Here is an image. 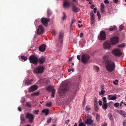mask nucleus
<instances>
[{"label":"nucleus","mask_w":126,"mask_h":126,"mask_svg":"<svg viewBox=\"0 0 126 126\" xmlns=\"http://www.w3.org/2000/svg\"><path fill=\"white\" fill-rule=\"evenodd\" d=\"M20 120L22 123H24L25 122L24 117L23 114H21L20 116Z\"/></svg>","instance_id":"obj_24"},{"label":"nucleus","mask_w":126,"mask_h":126,"mask_svg":"<svg viewBox=\"0 0 126 126\" xmlns=\"http://www.w3.org/2000/svg\"><path fill=\"white\" fill-rule=\"evenodd\" d=\"M101 8H104V4L102 3L101 5Z\"/></svg>","instance_id":"obj_55"},{"label":"nucleus","mask_w":126,"mask_h":126,"mask_svg":"<svg viewBox=\"0 0 126 126\" xmlns=\"http://www.w3.org/2000/svg\"><path fill=\"white\" fill-rule=\"evenodd\" d=\"M77 58L78 60H80V55H78L77 56Z\"/></svg>","instance_id":"obj_62"},{"label":"nucleus","mask_w":126,"mask_h":126,"mask_svg":"<svg viewBox=\"0 0 126 126\" xmlns=\"http://www.w3.org/2000/svg\"><path fill=\"white\" fill-rule=\"evenodd\" d=\"M47 14L48 15H50L52 13V12L49 9H48L47 11Z\"/></svg>","instance_id":"obj_48"},{"label":"nucleus","mask_w":126,"mask_h":126,"mask_svg":"<svg viewBox=\"0 0 126 126\" xmlns=\"http://www.w3.org/2000/svg\"><path fill=\"white\" fill-rule=\"evenodd\" d=\"M70 5V3L66 0L64 2L63 4V7L65 8H67Z\"/></svg>","instance_id":"obj_21"},{"label":"nucleus","mask_w":126,"mask_h":126,"mask_svg":"<svg viewBox=\"0 0 126 126\" xmlns=\"http://www.w3.org/2000/svg\"><path fill=\"white\" fill-rule=\"evenodd\" d=\"M39 111V110H34L33 111V113L34 114L38 115V112Z\"/></svg>","instance_id":"obj_40"},{"label":"nucleus","mask_w":126,"mask_h":126,"mask_svg":"<svg viewBox=\"0 0 126 126\" xmlns=\"http://www.w3.org/2000/svg\"><path fill=\"white\" fill-rule=\"evenodd\" d=\"M125 44H122L119 45L118 46V47H123L125 46Z\"/></svg>","instance_id":"obj_50"},{"label":"nucleus","mask_w":126,"mask_h":126,"mask_svg":"<svg viewBox=\"0 0 126 126\" xmlns=\"http://www.w3.org/2000/svg\"><path fill=\"white\" fill-rule=\"evenodd\" d=\"M52 105V103L51 102L47 103L46 105V106L47 107H50Z\"/></svg>","instance_id":"obj_36"},{"label":"nucleus","mask_w":126,"mask_h":126,"mask_svg":"<svg viewBox=\"0 0 126 126\" xmlns=\"http://www.w3.org/2000/svg\"><path fill=\"white\" fill-rule=\"evenodd\" d=\"M118 80H116L115 81H113V83L115 85H117L118 84Z\"/></svg>","instance_id":"obj_46"},{"label":"nucleus","mask_w":126,"mask_h":126,"mask_svg":"<svg viewBox=\"0 0 126 126\" xmlns=\"http://www.w3.org/2000/svg\"><path fill=\"white\" fill-rule=\"evenodd\" d=\"M95 109L96 110H97L98 109V108L97 106V105H95Z\"/></svg>","instance_id":"obj_57"},{"label":"nucleus","mask_w":126,"mask_h":126,"mask_svg":"<svg viewBox=\"0 0 126 126\" xmlns=\"http://www.w3.org/2000/svg\"><path fill=\"white\" fill-rule=\"evenodd\" d=\"M108 117L109 119L110 120H112L113 119V117L111 113H109L108 114Z\"/></svg>","instance_id":"obj_35"},{"label":"nucleus","mask_w":126,"mask_h":126,"mask_svg":"<svg viewBox=\"0 0 126 126\" xmlns=\"http://www.w3.org/2000/svg\"><path fill=\"white\" fill-rule=\"evenodd\" d=\"M62 85L58 89V92L60 98H64L66 95L67 89V83L66 81H63L62 83Z\"/></svg>","instance_id":"obj_1"},{"label":"nucleus","mask_w":126,"mask_h":126,"mask_svg":"<svg viewBox=\"0 0 126 126\" xmlns=\"http://www.w3.org/2000/svg\"><path fill=\"white\" fill-rule=\"evenodd\" d=\"M93 122V121L90 119H87L85 121V123L87 124H91Z\"/></svg>","instance_id":"obj_28"},{"label":"nucleus","mask_w":126,"mask_h":126,"mask_svg":"<svg viewBox=\"0 0 126 126\" xmlns=\"http://www.w3.org/2000/svg\"><path fill=\"white\" fill-rule=\"evenodd\" d=\"M63 16L62 17V19L63 20H64L65 19L66 17V14L64 13H63Z\"/></svg>","instance_id":"obj_37"},{"label":"nucleus","mask_w":126,"mask_h":126,"mask_svg":"<svg viewBox=\"0 0 126 126\" xmlns=\"http://www.w3.org/2000/svg\"><path fill=\"white\" fill-rule=\"evenodd\" d=\"M41 21L43 24L45 26H47L48 25V23L49 21V19L48 18H42Z\"/></svg>","instance_id":"obj_14"},{"label":"nucleus","mask_w":126,"mask_h":126,"mask_svg":"<svg viewBox=\"0 0 126 126\" xmlns=\"http://www.w3.org/2000/svg\"><path fill=\"white\" fill-rule=\"evenodd\" d=\"M108 107V103H103L102 106V108L105 110H106Z\"/></svg>","instance_id":"obj_26"},{"label":"nucleus","mask_w":126,"mask_h":126,"mask_svg":"<svg viewBox=\"0 0 126 126\" xmlns=\"http://www.w3.org/2000/svg\"><path fill=\"white\" fill-rule=\"evenodd\" d=\"M30 62L33 64L36 65L37 63L38 60L37 58L34 55H32L29 57Z\"/></svg>","instance_id":"obj_4"},{"label":"nucleus","mask_w":126,"mask_h":126,"mask_svg":"<svg viewBox=\"0 0 126 126\" xmlns=\"http://www.w3.org/2000/svg\"><path fill=\"white\" fill-rule=\"evenodd\" d=\"M105 92V90H101V92L99 93V94H101V95H103Z\"/></svg>","instance_id":"obj_44"},{"label":"nucleus","mask_w":126,"mask_h":126,"mask_svg":"<svg viewBox=\"0 0 126 126\" xmlns=\"http://www.w3.org/2000/svg\"><path fill=\"white\" fill-rule=\"evenodd\" d=\"M117 98L116 97L113 96L112 95H109L108 96L107 99L109 100H114Z\"/></svg>","instance_id":"obj_17"},{"label":"nucleus","mask_w":126,"mask_h":126,"mask_svg":"<svg viewBox=\"0 0 126 126\" xmlns=\"http://www.w3.org/2000/svg\"><path fill=\"white\" fill-rule=\"evenodd\" d=\"M98 102L99 105L100 106H101L102 105V101H99Z\"/></svg>","instance_id":"obj_61"},{"label":"nucleus","mask_w":126,"mask_h":126,"mask_svg":"<svg viewBox=\"0 0 126 126\" xmlns=\"http://www.w3.org/2000/svg\"><path fill=\"white\" fill-rule=\"evenodd\" d=\"M94 105H97V99L96 98H95L94 100Z\"/></svg>","instance_id":"obj_39"},{"label":"nucleus","mask_w":126,"mask_h":126,"mask_svg":"<svg viewBox=\"0 0 126 126\" xmlns=\"http://www.w3.org/2000/svg\"><path fill=\"white\" fill-rule=\"evenodd\" d=\"M39 92H37L35 93H33L32 94V96H37L39 94Z\"/></svg>","instance_id":"obj_34"},{"label":"nucleus","mask_w":126,"mask_h":126,"mask_svg":"<svg viewBox=\"0 0 126 126\" xmlns=\"http://www.w3.org/2000/svg\"><path fill=\"white\" fill-rule=\"evenodd\" d=\"M33 81V79H32L31 80H26L25 82V84L26 85H28L32 84Z\"/></svg>","instance_id":"obj_20"},{"label":"nucleus","mask_w":126,"mask_h":126,"mask_svg":"<svg viewBox=\"0 0 126 126\" xmlns=\"http://www.w3.org/2000/svg\"><path fill=\"white\" fill-rule=\"evenodd\" d=\"M104 2L105 3L107 4L109 3V1L107 0H104Z\"/></svg>","instance_id":"obj_63"},{"label":"nucleus","mask_w":126,"mask_h":126,"mask_svg":"<svg viewBox=\"0 0 126 126\" xmlns=\"http://www.w3.org/2000/svg\"><path fill=\"white\" fill-rule=\"evenodd\" d=\"M76 94L75 93L73 95L70 94L69 96L68 100L69 101H71L74 99Z\"/></svg>","instance_id":"obj_23"},{"label":"nucleus","mask_w":126,"mask_h":126,"mask_svg":"<svg viewBox=\"0 0 126 126\" xmlns=\"http://www.w3.org/2000/svg\"><path fill=\"white\" fill-rule=\"evenodd\" d=\"M79 10L80 9L79 8L75 6H73V10L75 12H79Z\"/></svg>","instance_id":"obj_25"},{"label":"nucleus","mask_w":126,"mask_h":126,"mask_svg":"<svg viewBox=\"0 0 126 126\" xmlns=\"http://www.w3.org/2000/svg\"><path fill=\"white\" fill-rule=\"evenodd\" d=\"M25 100V98L24 97H22L21 98V100L20 101V102L22 103H23L24 102Z\"/></svg>","instance_id":"obj_49"},{"label":"nucleus","mask_w":126,"mask_h":126,"mask_svg":"<svg viewBox=\"0 0 126 126\" xmlns=\"http://www.w3.org/2000/svg\"><path fill=\"white\" fill-rule=\"evenodd\" d=\"M97 16L99 19L101 18V15L100 14V12L99 11H98L97 12Z\"/></svg>","instance_id":"obj_42"},{"label":"nucleus","mask_w":126,"mask_h":126,"mask_svg":"<svg viewBox=\"0 0 126 126\" xmlns=\"http://www.w3.org/2000/svg\"><path fill=\"white\" fill-rule=\"evenodd\" d=\"M63 33L62 32H59V35L58 41L60 43H63Z\"/></svg>","instance_id":"obj_13"},{"label":"nucleus","mask_w":126,"mask_h":126,"mask_svg":"<svg viewBox=\"0 0 126 126\" xmlns=\"http://www.w3.org/2000/svg\"><path fill=\"white\" fill-rule=\"evenodd\" d=\"M69 121V120H67L66 121H65V123L66 124H68V123Z\"/></svg>","instance_id":"obj_64"},{"label":"nucleus","mask_w":126,"mask_h":126,"mask_svg":"<svg viewBox=\"0 0 126 126\" xmlns=\"http://www.w3.org/2000/svg\"><path fill=\"white\" fill-rule=\"evenodd\" d=\"M79 126H85L84 123H81L79 125Z\"/></svg>","instance_id":"obj_53"},{"label":"nucleus","mask_w":126,"mask_h":126,"mask_svg":"<svg viewBox=\"0 0 126 126\" xmlns=\"http://www.w3.org/2000/svg\"><path fill=\"white\" fill-rule=\"evenodd\" d=\"M47 89L49 91L51 92L52 93L51 96L52 97L54 98V94L55 92V90L54 88L52 86H49L47 88Z\"/></svg>","instance_id":"obj_12"},{"label":"nucleus","mask_w":126,"mask_h":126,"mask_svg":"<svg viewBox=\"0 0 126 126\" xmlns=\"http://www.w3.org/2000/svg\"><path fill=\"white\" fill-rule=\"evenodd\" d=\"M44 68L43 66H39L33 69L34 73L35 74L41 73L43 72Z\"/></svg>","instance_id":"obj_6"},{"label":"nucleus","mask_w":126,"mask_h":126,"mask_svg":"<svg viewBox=\"0 0 126 126\" xmlns=\"http://www.w3.org/2000/svg\"><path fill=\"white\" fill-rule=\"evenodd\" d=\"M111 45L110 41H106L103 44V48L105 49H110L111 48Z\"/></svg>","instance_id":"obj_5"},{"label":"nucleus","mask_w":126,"mask_h":126,"mask_svg":"<svg viewBox=\"0 0 126 126\" xmlns=\"http://www.w3.org/2000/svg\"><path fill=\"white\" fill-rule=\"evenodd\" d=\"M93 69L95 71L97 72H98L99 70V68L98 67L96 66H93Z\"/></svg>","instance_id":"obj_29"},{"label":"nucleus","mask_w":126,"mask_h":126,"mask_svg":"<svg viewBox=\"0 0 126 126\" xmlns=\"http://www.w3.org/2000/svg\"><path fill=\"white\" fill-rule=\"evenodd\" d=\"M116 28L115 26H111L110 28H109V30L112 31L114 30Z\"/></svg>","instance_id":"obj_31"},{"label":"nucleus","mask_w":126,"mask_h":126,"mask_svg":"<svg viewBox=\"0 0 126 126\" xmlns=\"http://www.w3.org/2000/svg\"><path fill=\"white\" fill-rule=\"evenodd\" d=\"M90 15L91 20H94V17L93 13H91Z\"/></svg>","instance_id":"obj_33"},{"label":"nucleus","mask_w":126,"mask_h":126,"mask_svg":"<svg viewBox=\"0 0 126 126\" xmlns=\"http://www.w3.org/2000/svg\"><path fill=\"white\" fill-rule=\"evenodd\" d=\"M119 103H115L114 105V106L115 107H117L119 106Z\"/></svg>","instance_id":"obj_51"},{"label":"nucleus","mask_w":126,"mask_h":126,"mask_svg":"<svg viewBox=\"0 0 126 126\" xmlns=\"http://www.w3.org/2000/svg\"><path fill=\"white\" fill-rule=\"evenodd\" d=\"M81 61L84 63H86L89 58V56L87 54H84L82 55Z\"/></svg>","instance_id":"obj_8"},{"label":"nucleus","mask_w":126,"mask_h":126,"mask_svg":"<svg viewBox=\"0 0 126 126\" xmlns=\"http://www.w3.org/2000/svg\"><path fill=\"white\" fill-rule=\"evenodd\" d=\"M51 118L50 117L48 118L47 119V122L48 123H50L51 121Z\"/></svg>","instance_id":"obj_41"},{"label":"nucleus","mask_w":126,"mask_h":126,"mask_svg":"<svg viewBox=\"0 0 126 126\" xmlns=\"http://www.w3.org/2000/svg\"><path fill=\"white\" fill-rule=\"evenodd\" d=\"M71 71H72V72H74V70L73 69H69L68 70V72H70Z\"/></svg>","instance_id":"obj_58"},{"label":"nucleus","mask_w":126,"mask_h":126,"mask_svg":"<svg viewBox=\"0 0 126 126\" xmlns=\"http://www.w3.org/2000/svg\"><path fill=\"white\" fill-rule=\"evenodd\" d=\"M91 108L89 105H87L86 106V111H89V110L91 109Z\"/></svg>","instance_id":"obj_32"},{"label":"nucleus","mask_w":126,"mask_h":126,"mask_svg":"<svg viewBox=\"0 0 126 126\" xmlns=\"http://www.w3.org/2000/svg\"><path fill=\"white\" fill-rule=\"evenodd\" d=\"M102 100L103 101L105 102L104 103H107V100L106 97H104L102 98Z\"/></svg>","instance_id":"obj_45"},{"label":"nucleus","mask_w":126,"mask_h":126,"mask_svg":"<svg viewBox=\"0 0 126 126\" xmlns=\"http://www.w3.org/2000/svg\"><path fill=\"white\" fill-rule=\"evenodd\" d=\"M97 8L96 7L94 8V13H95L96 12Z\"/></svg>","instance_id":"obj_60"},{"label":"nucleus","mask_w":126,"mask_h":126,"mask_svg":"<svg viewBox=\"0 0 126 126\" xmlns=\"http://www.w3.org/2000/svg\"><path fill=\"white\" fill-rule=\"evenodd\" d=\"M44 29L43 27L41 25H40L37 31V33L38 35H41L43 32Z\"/></svg>","instance_id":"obj_11"},{"label":"nucleus","mask_w":126,"mask_h":126,"mask_svg":"<svg viewBox=\"0 0 126 126\" xmlns=\"http://www.w3.org/2000/svg\"><path fill=\"white\" fill-rule=\"evenodd\" d=\"M42 112L43 113H45V115H47L49 112V110L48 109H44L42 111Z\"/></svg>","instance_id":"obj_27"},{"label":"nucleus","mask_w":126,"mask_h":126,"mask_svg":"<svg viewBox=\"0 0 126 126\" xmlns=\"http://www.w3.org/2000/svg\"><path fill=\"white\" fill-rule=\"evenodd\" d=\"M106 37L105 32L103 31H101L98 36V39L100 40H104L105 39Z\"/></svg>","instance_id":"obj_9"},{"label":"nucleus","mask_w":126,"mask_h":126,"mask_svg":"<svg viewBox=\"0 0 126 126\" xmlns=\"http://www.w3.org/2000/svg\"><path fill=\"white\" fill-rule=\"evenodd\" d=\"M110 53L108 52L107 54L105 55L103 57V59H104V61L106 63V61H108V59L109 57V55Z\"/></svg>","instance_id":"obj_19"},{"label":"nucleus","mask_w":126,"mask_h":126,"mask_svg":"<svg viewBox=\"0 0 126 126\" xmlns=\"http://www.w3.org/2000/svg\"><path fill=\"white\" fill-rule=\"evenodd\" d=\"M124 28V26L122 25H120L119 27V30L121 31Z\"/></svg>","instance_id":"obj_43"},{"label":"nucleus","mask_w":126,"mask_h":126,"mask_svg":"<svg viewBox=\"0 0 126 126\" xmlns=\"http://www.w3.org/2000/svg\"><path fill=\"white\" fill-rule=\"evenodd\" d=\"M25 117L28 119V121L30 123H32L33 121L35 116L33 114L27 112L25 114Z\"/></svg>","instance_id":"obj_3"},{"label":"nucleus","mask_w":126,"mask_h":126,"mask_svg":"<svg viewBox=\"0 0 126 126\" xmlns=\"http://www.w3.org/2000/svg\"><path fill=\"white\" fill-rule=\"evenodd\" d=\"M117 112L121 114L123 117H126V113L124 111L121 110H118L117 111Z\"/></svg>","instance_id":"obj_16"},{"label":"nucleus","mask_w":126,"mask_h":126,"mask_svg":"<svg viewBox=\"0 0 126 126\" xmlns=\"http://www.w3.org/2000/svg\"><path fill=\"white\" fill-rule=\"evenodd\" d=\"M22 59L24 61H26L27 59V57L25 56H21Z\"/></svg>","instance_id":"obj_38"},{"label":"nucleus","mask_w":126,"mask_h":126,"mask_svg":"<svg viewBox=\"0 0 126 126\" xmlns=\"http://www.w3.org/2000/svg\"><path fill=\"white\" fill-rule=\"evenodd\" d=\"M113 54L116 56H120L122 54V53L120 50L118 49H114L112 51Z\"/></svg>","instance_id":"obj_10"},{"label":"nucleus","mask_w":126,"mask_h":126,"mask_svg":"<svg viewBox=\"0 0 126 126\" xmlns=\"http://www.w3.org/2000/svg\"><path fill=\"white\" fill-rule=\"evenodd\" d=\"M124 126H126V120H125L123 121Z\"/></svg>","instance_id":"obj_59"},{"label":"nucleus","mask_w":126,"mask_h":126,"mask_svg":"<svg viewBox=\"0 0 126 126\" xmlns=\"http://www.w3.org/2000/svg\"><path fill=\"white\" fill-rule=\"evenodd\" d=\"M91 24H93L95 22V20H91Z\"/></svg>","instance_id":"obj_56"},{"label":"nucleus","mask_w":126,"mask_h":126,"mask_svg":"<svg viewBox=\"0 0 126 126\" xmlns=\"http://www.w3.org/2000/svg\"><path fill=\"white\" fill-rule=\"evenodd\" d=\"M38 89V87L36 85L31 86L28 89L29 92H31L36 90Z\"/></svg>","instance_id":"obj_15"},{"label":"nucleus","mask_w":126,"mask_h":126,"mask_svg":"<svg viewBox=\"0 0 126 126\" xmlns=\"http://www.w3.org/2000/svg\"><path fill=\"white\" fill-rule=\"evenodd\" d=\"M96 119L98 121L100 120V115L98 113H97L96 116Z\"/></svg>","instance_id":"obj_30"},{"label":"nucleus","mask_w":126,"mask_h":126,"mask_svg":"<svg viewBox=\"0 0 126 126\" xmlns=\"http://www.w3.org/2000/svg\"><path fill=\"white\" fill-rule=\"evenodd\" d=\"M39 49L41 51H43L45 49V45H42L40 46L39 48Z\"/></svg>","instance_id":"obj_22"},{"label":"nucleus","mask_w":126,"mask_h":126,"mask_svg":"<svg viewBox=\"0 0 126 126\" xmlns=\"http://www.w3.org/2000/svg\"><path fill=\"white\" fill-rule=\"evenodd\" d=\"M105 64L106 70L109 72H112L114 70L115 68L114 62L111 61H107Z\"/></svg>","instance_id":"obj_2"},{"label":"nucleus","mask_w":126,"mask_h":126,"mask_svg":"<svg viewBox=\"0 0 126 126\" xmlns=\"http://www.w3.org/2000/svg\"><path fill=\"white\" fill-rule=\"evenodd\" d=\"M26 105L27 107H31V105L30 103L29 102H28V103H27L26 104Z\"/></svg>","instance_id":"obj_52"},{"label":"nucleus","mask_w":126,"mask_h":126,"mask_svg":"<svg viewBox=\"0 0 126 126\" xmlns=\"http://www.w3.org/2000/svg\"><path fill=\"white\" fill-rule=\"evenodd\" d=\"M55 31L54 30H53L52 31V33L53 34V35H56L55 33Z\"/></svg>","instance_id":"obj_54"},{"label":"nucleus","mask_w":126,"mask_h":126,"mask_svg":"<svg viewBox=\"0 0 126 126\" xmlns=\"http://www.w3.org/2000/svg\"><path fill=\"white\" fill-rule=\"evenodd\" d=\"M119 38L117 36L113 37L111 38L110 41L112 45H115L118 42Z\"/></svg>","instance_id":"obj_7"},{"label":"nucleus","mask_w":126,"mask_h":126,"mask_svg":"<svg viewBox=\"0 0 126 126\" xmlns=\"http://www.w3.org/2000/svg\"><path fill=\"white\" fill-rule=\"evenodd\" d=\"M38 61L40 64H42L45 61V58L44 56H42L39 59Z\"/></svg>","instance_id":"obj_18"},{"label":"nucleus","mask_w":126,"mask_h":126,"mask_svg":"<svg viewBox=\"0 0 126 126\" xmlns=\"http://www.w3.org/2000/svg\"><path fill=\"white\" fill-rule=\"evenodd\" d=\"M75 20L74 19H72L71 21V26H72V24L75 22Z\"/></svg>","instance_id":"obj_47"}]
</instances>
